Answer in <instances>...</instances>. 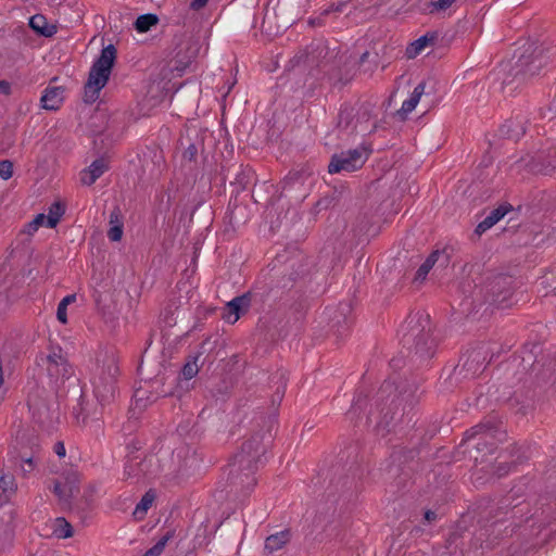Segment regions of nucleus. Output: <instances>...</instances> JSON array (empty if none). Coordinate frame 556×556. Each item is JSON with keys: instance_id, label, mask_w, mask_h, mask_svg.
I'll use <instances>...</instances> for the list:
<instances>
[{"instance_id": "obj_40", "label": "nucleus", "mask_w": 556, "mask_h": 556, "mask_svg": "<svg viewBox=\"0 0 556 556\" xmlns=\"http://www.w3.org/2000/svg\"><path fill=\"white\" fill-rule=\"evenodd\" d=\"M475 431L477 433L483 434L485 438H488L490 435V433H489L490 430L486 429L484 426H479Z\"/></svg>"}, {"instance_id": "obj_3", "label": "nucleus", "mask_w": 556, "mask_h": 556, "mask_svg": "<svg viewBox=\"0 0 556 556\" xmlns=\"http://www.w3.org/2000/svg\"><path fill=\"white\" fill-rule=\"evenodd\" d=\"M118 374V367L113 357L108 359L92 380L93 392L100 404L104 405L114 399L115 379Z\"/></svg>"}, {"instance_id": "obj_46", "label": "nucleus", "mask_w": 556, "mask_h": 556, "mask_svg": "<svg viewBox=\"0 0 556 556\" xmlns=\"http://www.w3.org/2000/svg\"><path fill=\"white\" fill-rule=\"evenodd\" d=\"M478 188H479L478 184L473 182V184L470 186L471 194H472V193H473V191H475L476 189H478Z\"/></svg>"}, {"instance_id": "obj_8", "label": "nucleus", "mask_w": 556, "mask_h": 556, "mask_svg": "<svg viewBox=\"0 0 556 556\" xmlns=\"http://www.w3.org/2000/svg\"><path fill=\"white\" fill-rule=\"evenodd\" d=\"M266 444L263 437L256 434L251 437L248 446H245V458L249 457L250 468L256 469L257 465L262 463V457L265 455Z\"/></svg>"}, {"instance_id": "obj_38", "label": "nucleus", "mask_w": 556, "mask_h": 556, "mask_svg": "<svg viewBox=\"0 0 556 556\" xmlns=\"http://www.w3.org/2000/svg\"><path fill=\"white\" fill-rule=\"evenodd\" d=\"M182 88L184 86L181 85L173 94L172 97V100H175V101H180L181 97H182Z\"/></svg>"}, {"instance_id": "obj_39", "label": "nucleus", "mask_w": 556, "mask_h": 556, "mask_svg": "<svg viewBox=\"0 0 556 556\" xmlns=\"http://www.w3.org/2000/svg\"><path fill=\"white\" fill-rule=\"evenodd\" d=\"M344 5H345L344 3H340V4L336 5V7L332 4V5H330V7L325 11V13H329V12H331V11H338V12H341V11H342V8H343Z\"/></svg>"}, {"instance_id": "obj_49", "label": "nucleus", "mask_w": 556, "mask_h": 556, "mask_svg": "<svg viewBox=\"0 0 556 556\" xmlns=\"http://www.w3.org/2000/svg\"><path fill=\"white\" fill-rule=\"evenodd\" d=\"M252 484H256V479L255 478L252 479Z\"/></svg>"}, {"instance_id": "obj_16", "label": "nucleus", "mask_w": 556, "mask_h": 556, "mask_svg": "<svg viewBox=\"0 0 556 556\" xmlns=\"http://www.w3.org/2000/svg\"><path fill=\"white\" fill-rule=\"evenodd\" d=\"M435 39L437 35L430 33L419 37L407 47L406 55L409 59L416 58L426 47L433 45Z\"/></svg>"}, {"instance_id": "obj_15", "label": "nucleus", "mask_w": 556, "mask_h": 556, "mask_svg": "<svg viewBox=\"0 0 556 556\" xmlns=\"http://www.w3.org/2000/svg\"><path fill=\"white\" fill-rule=\"evenodd\" d=\"M304 0H270L269 3L276 12L280 14H290L291 17L300 12Z\"/></svg>"}, {"instance_id": "obj_19", "label": "nucleus", "mask_w": 556, "mask_h": 556, "mask_svg": "<svg viewBox=\"0 0 556 556\" xmlns=\"http://www.w3.org/2000/svg\"><path fill=\"white\" fill-rule=\"evenodd\" d=\"M243 303V296H237L228 302L223 318L228 324H235L240 318V308Z\"/></svg>"}, {"instance_id": "obj_1", "label": "nucleus", "mask_w": 556, "mask_h": 556, "mask_svg": "<svg viewBox=\"0 0 556 556\" xmlns=\"http://www.w3.org/2000/svg\"><path fill=\"white\" fill-rule=\"evenodd\" d=\"M116 48L110 43L101 50L100 56L92 64L84 87V101L91 104L99 98L101 89L109 81L116 60Z\"/></svg>"}, {"instance_id": "obj_7", "label": "nucleus", "mask_w": 556, "mask_h": 556, "mask_svg": "<svg viewBox=\"0 0 556 556\" xmlns=\"http://www.w3.org/2000/svg\"><path fill=\"white\" fill-rule=\"evenodd\" d=\"M330 49L325 45V42L318 40L313 42L307 50L296 54L293 59L295 64L304 63L311 67H324L330 55Z\"/></svg>"}, {"instance_id": "obj_30", "label": "nucleus", "mask_w": 556, "mask_h": 556, "mask_svg": "<svg viewBox=\"0 0 556 556\" xmlns=\"http://www.w3.org/2000/svg\"><path fill=\"white\" fill-rule=\"evenodd\" d=\"M13 175V163L10 160L0 161V177L8 180Z\"/></svg>"}, {"instance_id": "obj_29", "label": "nucleus", "mask_w": 556, "mask_h": 556, "mask_svg": "<svg viewBox=\"0 0 556 556\" xmlns=\"http://www.w3.org/2000/svg\"><path fill=\"white\" fill-rule=\"evenodd\" d=\"M168 539L169 538L167 535L163 536L151 548H149L143 554V556H160L163 553V551H164V548H165V546H166V544L168 542Z\"/></svg>"}, {"instance_id": "obj_5", "label": "nucleus", "mask_w": 556, "mask_h": 556, "mask_svg": "<svg viewBox=\"0 0 556 556\" xmlns=\"http://www.w3.org/2000/svg\"><path fill=\"white\" fill-rule=\"evenodd\" d=\"M367 157L368 154L366 150L362 148L336 153L331 156L328 165V172L330 174H337L340 172H354L365 164Z\"/></svg>"}, {"instance_id": "obj_28", "label": "nucleus", "mask_w": 556, "mask_h": 556, "mask_svg": "<svg viewBox=\"0 0 556 556\" xmlns=\"http://www.w3.org/2000/svg\"><path fill=\"white\" fill-rule=\"evenodd\" d=\"M198 372H199L198 358L194 357L185 364V366L181 370V376L184 377V379L190 380L193 377H195L198 375Z\"/></svg>"}, {"instance_id": "obj_17", "label": "nucleus", "mask_w": 556, "mask_h": 556, "mask_svg": "<svg viewBox=\"0 0 556 556\" xmlns=\"http://www.w3.org/2000/svg\"><path fill=\"white\" fill-rule=\"evenodd\" d=\"M76 478H66L64 482L54 484L55 495L63 502H67L76 492Z\"/></svg>"}, {"instance_id": "obj_9", "label": "nucleus", "mask_w": 556, "mask_h": 556, "mask_svg": "<svg viewBox=\"0 0 556 556\" xmlns=\"http://www.w3.org/2000/svg\"><path fill=\"white\" fill-rule=\"evenodd\" d=\"M109 169L104 156L94 160L88 168L80 172V182L85 186H91L96 180Z\"/></svg>"}, {"instance_id": "obj_35", "label": "nucleus", "mask_w": 556, "mask_h": 556, "mask_svg": "<svg viewBox=\"0 0 556 556\" xmlns=\"http://www.w3.org/2000/svg\"><path fill=\"white\" fill-rule=\"evenodd\" d=\"M0 93L5 96L11 94V84L8 80H0Z\"/></svg>"}, {"instance_id": "obj_31", "label": "nucleus", "mask_w": 556, "mask_h": 556, "mask_svg": "<svg viewBox=\"0 0 556 556\" xmlns=\"http://www.w3.org/2000/svg\"><path fill=\"white\" fill-rule=\"evenodd\" d=\"M457 0H437L431 2L430 13L450 9Z\"/></svg>"}, {"instance_id": "obj_50", "label": "nucleus", "mask_w": 556, "mask_h": 556, "mask_svg": "<svg viewBox=\"0 0 556 556\" xmlns=\"http://www.w3.org/2000/svg\"><path fill=\"white\" fill-rule=\"evenodd\" d=\"M93 143L97 147L98 146V139H94Z\"/></svg>"}, {"instance_id": "obj_14", "label": "nucleus", "mask_w": 556, "mask_h": 556, "mask_svg": "<svg viewBox=\"0 0 556 556\" xmlns=\"http://www.w3.org/2000/svg\"><path fill=\"white\" fill-rule=\"evenodd\" d=\"M29 27L40 36L50 38L58 31L55 25H49L45 15L35 14L29 18Z\"/></svg>"}, {"instance_id": "obj_4", "label": "nucleus", "mask_w": 556, "mask_h": 556, "mask_svg": "<svg viewBox=\"0 0 556 556\" xmlns=\"http://www.w3.org/2000/svg\"><path fill=\"white\" fill-rule=\"evenodd\" d=\"M38 365L42 367L52 382H61L70 378L73 374L61 349H52L48 354L38 358Z\"/></svg>"}, {"instance_id": "obj_26", "label": "nucleus", "mask_w": 556, "mask_h": 556, "mask_svg": "<svg viewBox=\"0 0 556 556\" xmlns=\"http://www.w3.org/2000/svg\"><path fill=\"white\" fill-rule=\"evenodd\" d=\"M440 252H432L417 270L416 279L424 280L439 258Z\"/></svg>"}, {"instance_id": "obj_23", "label": "nucleus", "mask_w": 556, "mask_h": 556, "mask_svg": "<svg viewBox=\"0 0 556 556\" xmlns=\"http://www.w3.org/2000/svg\"><path fill=\"white\" fill-rule=\"evenodd\" d=\"M159 23V17L155 14L147 13L137 17L134 26L137 31L146 33Z\"/></svg>"}, {"instance_id": "obj_13", "label": "nucleus", "mask_w": 556, "mask_h": 556, "mask_svg": "<svg viewBox=\"0 0 556 556\" xmlns=\"http://www.w3.org/2000/svg\"><path fill=\"white\" fill-rule=\"evenodd\" d=\"M124 215L121 211H112L109 218L108 238L112 242H119L124 233Z\"/></svg>"}, {"instance_id": "obj_34", "label": "nucleus", "mask_w": 556, "mask_h": 556, "mask_svg": "<svg viewBox=\"0 0 556 556\" xmlns=\"http://www.w3.org/2000/svg\"><path fill=\"white\" fill-rule=\"evenodd\" d=\"M504 208V210H507V208H521V205L518 204L517 206H514L513 204L506 202V201H503V202H496L494 204H491L488 208Z\"/></svg>"}, {"instance_id": "obj_32", "label": "nucleus", "mask_w": 556, "mask_h": 556, "mask_svg": "<svg viewBox=\"0 0 556 556\" xmlns=\"http://www.w3.org/2000/svg\"><path fill=\"white\" fill-rule=\"evenodd\" d=\"M198 155V146L190 143L184 151L182 157L189 162L195 161Z\"/></svg>"}, {"instance_id": "obj_42", "label": "nucleus", "mask_w": 556, "mask_h": 556, "mask_svg": "<svg viewBox=\"0 0 556 556\" xmlns=\"http://www.w3.org/2000/svg\"><path fill=\"white\" fill-rule=\"evenodd\" d=\"M65 207V204L58 200V201H54L53 203H51V205L49 206V208H64Z\"/></svg>"}, {"instance_id": "obj_18", "label": "nucleus", "mask_w": 556, "mask_h": 556, "mask_svg": "<svg viewBox=\"0 0 556 556\" xmlns=\"http://www.w3.org/2000/svg\"><path fill=\"white\" fill-rule=\"evenodd\" d=\"M290 540V533L287 530L279 531L269 535L265 541V548L273 553L282 548Z\"/></svg>"}, {"instance_id": "obj_6", "label": "nucleus", "mask_w": 556, "mask_h": 556, "mask_svg": "<svg viewBox=\"0 0 556 556\" xmlns=\"http://www.w3.org/2000/svg\"><path fill=\"white\" fill-rule=\"evenodd\" d=\"M535 174L549 175L556 167V150L552 148L535 152L534 155L519 161Z\"/></svg>"}, {"instance_id": "obj_10", "label": "nucleus", "mask_w": 556, "mask_h": 556, "mask_svg": "<svg viewBox=\"0 0 556 556\" xmlns=\"http://www.w3.org/2000/svg\"><path fill=\"white\" fill-rule=\"evenodd\" d=\"M500 132L503 137L517 141L526 132V119L523 116H516L506 121L500 128Z\"/></svg>"}, {"instance_id": "obj_27", "label": "nucleus", "mask_w": 556, "mask_h": 556, "mask_svg": "<svg viewBox=\"0 0 556 556\" xmlns=\"http://www.w3.org/2000/svg\"><path fill=\"white\" fill-rule=\"evenodd\" d=\"M76 301L75 294H68L61 300L56 309V318L60 323H67V306Z\"/></svg>"}, {"instance_id": "obj_37", "label": "nucleus", "mask_w": 556, "mask_h": 556, "mask_svg": "<svg viewBox=\"0 0 556 556\" xmlns=\"http://www.w3.org/2000/svg\"><path fill=\"white\" fill-rule=\"evenodd\" d=\"M55 453L60 456V457H64L65 456V446L63 443H58L55 445Z\"/></svg>"}, {"instance_id": "obj_47", "label": "nucleus", "mask_w": 556, "mask_h": 556, "mask_svg": "<svg viewBox=\"0 0 556 556\" xmlns=\"http://www.w3.org/2000/svg\"><path fill=\"white\" fill-rule=\"evenodd\" d=\"M368 55H369L368 52L363 53L362 56H361V62H364L367 59Z\"/></svg>"}, {"instance_id": "obj_41", "label": "nucleus", "mask_w": 556, "mask_h": 556, "mask_svg": "<svg viewBox=\"0 0 556 556\" xmlns=\"http://www.w3.org/2000/svg\"><path fill=\"white\" fill-rule=\"evenodd\" d=\"M425 519H426L427 521L431 522V521H433V520H435V519H437V515H435V513H433V511H431V510L426 511V514H425Z\"/></svg>"}, {"instance_id": "obj_48", "label": "nucleus", "mask_w": 556, "mask_h": 556, "mask_svg": "<svg viewBox=\"0 0 556 556\" xmlns=\"http://www.w3.org/2000/svg\"><path fill=\"white\" fill-rule=\"evenodd\" d=\"M546 204H547V203H541V202H540V203H536L535 205H536V206H540V205H546Z\"/></svg>"}, {"instance_id": "obj_25", "label": "nucleus", "mask_w": 556, "mask_h": 556, "mask_svg": "<svg viewBox=\"0 0 556 556\" xmlns=\"http://www.w3.org/2000/svg\"><path fill=\"white\" fill-rule=\"evenodd\" d=\"M153 501H154V494L151 492H147L142 496L141 501L137 504V506L134 510L135 518H137L139 520L143 519L148 509L152 506Z\"/></svg>"}, {"instance_id": "obj_22", "label": "nucleus", "mask_w": 556, "mask_h": 556, "mask_svg": "<svg viewBox=\"0 0 556 556\" xmlns=\"http://www.w3.org/2000/svg\"><path fill=\"white\" fill-rule=\"evenodd\" d=\"M424 91H425V84L424 83L418 84L414 88V91L412 92L410 97L403 102L401 112H403L404 114H408V113L413 112L415 110L416 105L418 104Z\"/></svg>"}, {"instance_id": "obj_21", "label": "nucleus", "mask_w": 556, "mask_h": 556, "mask_svg": "<svg viewBox=\"0 0 556 556\" xmlns=\"http://www.w3.org/2000/svg\"><path fill=\"white\" fill-rule=\"evenodd\" d=\"M52 534L58 539H67L73 535L71 523L64 518H55L51 523Z\"/></svg>"}, {"instance_id": "obj_44", "label": "nucleus", "mask_w": 556, "mask_h": 556, "mask_svg": "<svg viewBox=\"0 0 556 556\" xmlns=\"http://www.w3.org/2000/svg\"><path fill=\"white\" fill-rule=\"evenodd\" d=\"M421 318H424L425 320H427V316H425V317H424V316H421V315H420V316L416 315V316H412V317L409 318L408 324H409V325L415 324V321H416L417 319L419 320V319H421Z\"/></svg>"}, {"instance_id": "obj_43", "label": "nucleus", "mask_w": 556, "mask_h": 556, "mask_svg": "<svg viewBox=\"0 0 556 556\" xmlns=\"http://www.w3.org/2000/svg\"><path fill=\"white\" fill-rule=\"evenodd\" d=\"M254 176V172L251 170V169H247L245 168V174H244V177H245V184L250 182L251 179L253 178Z\"/></svg>"}, {"instance_id": "obj_36", "label": "nucleus", "mask_w": 556, "mask_h": 556, "mask_svg": "<svg viewBox=\"0 0 556 556\" xmlns=\"http://www.w3.org/2000/svg\"><path fill=\"white\" fill-rule=\"evenodd\" d=\"M207 1L208 0H192V2L190 3V8L192 10L198 11V10L204 8L207 4Z\"/></svg>"}, {"instance_id": "obj_24", "label": "nucleus", "mask_w": 556, "mask_h": 556, "mask_svg": "<svg viewBox=\"0 0 556 556\" xmlns=\"http://www.w3.org/2000/svg\"><path fill=\"white\" fill-rule=\"evenodd\" d=\"M505 212H501V211H494L490 216H488L486 218H484L482 222H480L476 228V233L481 236L482 233H484L486 230H489L491 227H493L497 222H500L504 215H505Z\"/></svg>"}, {"instance_id": "obj_11", "label": "nucleus", "mask_w": 556, "mask_h": 556, "mask_svg": "<svg viewBox=\"0 0 556 556\" xmlns=\"http://www.w3.org/2000/svg\"><path fill=\"white\" fill-rule=\"evenodd\" d=\"M63 216V211H49V214H38L27 226L28 233L35 232L39 227L54 228Z\"/></svg>"}, {"instance_id": "obj_2", "label": "nucleus", "mask_w": 556, "mask_h": 556, "mask_svg": "<svg viewBox=\"0 0 556 556\" xmlns=\"http://www.w3.org/2000/svg\"><path fill=\"white\" fill-rule=\"evenodd\" d=\"M551 51L552 49L549 47H544L543 45L533 49H527L525 53L518 58L511 68L514 78L511 80H504L505 86L514 81L520 85L539 75L542 68L547 65L551 58L555 55V53H551Z\"/></svg>"}, {"instance_id": "obj_20", "label": "nucleus", "mask_w": 556, "mask_h": 556, "mask_svg": "<svg viewBox=\"0 0 556 556\" xmlns=\"http://www.w3.org/2000/svg\"><path fill=\"white\" fill-rule=\"evenodd\" d=\"M16 491L15 480L12 476L0 477V505L4 504Z\"/></svg>"}, {"instance_id": "obj_33", "label": "nucleus", "mask_w": 556, "mask_h": 556, "mask_svg": "<svg viewBox=\"0 0 556 556\" xmlns=\"http://www.w3.org/2000/svg\"><path fill=\"white\" fill-rule=\"evenodd\" d=\"M197 51H198V49H193L189 60L186 61V62L182 59H180V53H177V56H176V60H175V64H176L175 65V70H177V71H185L189 66V64L191 63V58H194Z\"/></svg>"}, {"instance_id": "obj_12", "label": "nucleus", "mask_w": 556, "mask_h": 556, "mask_svg": "<svg viewBox=\"0 0 556 556\" xmlns=\"http://www.w3.org/2000/svg\"><path fill=\"white\" fill-rule=\"evenodd\" d=\"M64 88L62 87H47L40 99L41 106L45 110L56 111L63 103Z\"/></svg>"}, {"instance_id": "obj_45", "label": "nucleus", "mask_w": 556, "mask_h": 556, "mask_svg": "<svg viewBox=\"0 0 556 556\" xmlns=\"http://www.w3.org/2000/svg\"><path fill=\"white\" fill-rule=\"evenodd\" d=\"M25 464H27L29 466V469L33 468V459L31 458L25 459Z\"/></svg>"}]
</instances>
